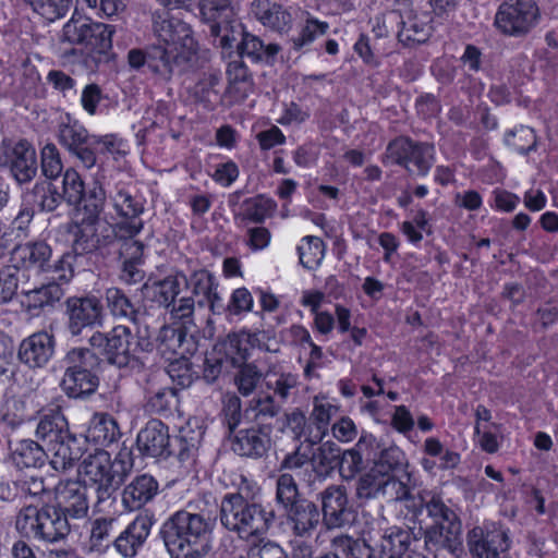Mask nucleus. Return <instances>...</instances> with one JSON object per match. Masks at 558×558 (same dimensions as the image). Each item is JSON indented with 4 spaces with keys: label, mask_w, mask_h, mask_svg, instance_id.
I'll return each mask as SVG.
<instances>
[{
    "label": "nucleus",
    "mask_w": 558,
    "mask_h": 558,
    "mask_svg": "<svg viewBox=\"0 0 558 558\" xmlns=\"http://www.w3.org/2000/svg\"><path fill=\"white\" fill-rule=\"evenodd\" d=\"M132 468V463L124 460L121 454L111 460L105 450H97L86 457L80 468L83 482L66 480L60 481L54 487V496L64 514L72 519L86 518L89 510L87 485L94 487L97 496L99 511L104 504L114 500L116 493L124 483Z\"/></svg>",
    "instance_id": "f257e3e1"
},
{
    "label": "nucleus",
    "mask_w": 558,
    "mask_h": 558,
    "mask_svg": "<svg viewBox=\"0 0 558 558\" xmlns=\"http://www.w3.org/2000/svg\"><path fill=\"white\" fill-rule=\"evenodd\" d=\"M153 29L162 44L129 50L128 63L133 70L147 68L159 80L170 81L183 65H193L197 43L187 23L166 12L153 14Z\"/></svg>",
    "instance_id": "f03ea898"
},
{
    "label": "nucleus",
    "mask_w": 558,
    "mask_h": 558,
    "mask_svg": "<svg viewBox=\"0 0 558 558\" xmlns=\"http://www.w3.org/2000/svg\"><path fill=\"white\" fill-rule=\"evenodd\" d=\"M202 502L190 501L163 522L160 534L171 558H204L210 553L213 522L199 509Z\"/></svg>",
    "instance_id": "7ed1b4c3"
},
{
    "label": "nucleus",
    "mask_w": 558,
    "mask_h": 558,
    "mask_svg": "<svg viewBox=\"0 0 558 558\" xmlns=\"http://www.w3.org/2000/svg\"><path fill=\"white\" fill-rule=\"evenodd\" d=\"M409 502V512L414 521L422 524L424 513L432 521L423 532L426 550L444 548L454 553L461 545L462 532V522L456 509L433 492L420 493Z\"/></svg>",
    "instance_id": "20e7f679"
},
{
    "label": "nucleus",
    "mask_w": 558,
    "mask_h": 558,
    "mask_svg": "<svg viewBox=\"0 0 558 558\" xmlns=\"http://www.w3.org/2000/svg\"><path fill=\"white\" fill-rule=\"evenodd\" d=\"M35 435L44 442L49 452V464L58 472L71 469L84 453V441L70 433L68 421L60 411L44 414Z\"/></svg>",
    "instance_id": "39448f33"
},
{
    "label": "nucleus",
    "mask_w": 558,
    "mask_h": 558,
    "mask_svg": "<svg viewBox=\"0 0 558 558\" xmlns=\"http://www.w3.org/2000/svg\"><path fill=\"white\" fill-rule=\"evenodd\" d=\"M275 514L255 500L241 495H225L220 505V522L242 539H250L265 534Z\"/></svg>",
    "instance_id": "423d86ee"
},
{
    "label": "nucleus",
    "mask_w": 558,
    "mask_h": 558,
    "mask_svg": "<svg viewBox=\"0 0 558 558\" xmlns=\"http://www.w3.org/2000/svg\"><path fill=\"white\" fill-rule=\"evenodd\" d=\"M15 529L24 538L47 544L65 539L71 531L65 514L51 506L23 507L16 514Z\"/></svg>",
    "instance_id": "0eeeda50"
},
{
    "label": "nucleus",
    "mask_w": 558,
    "mask_h": 558,
    "mask_svg": "<svg viewBox=\"0 0 558 558\" xmlns=\"http://www.w3.org/2000/svg\"><path fill=\"white\" fill-rule=\"evenodd\" d=\"M383 162L400 166L410 175L426 177L435 162V147L427 142L398 136L388 143Z\"/></svg>",
    "instance_id": "6e6552de"
},
{
    "label": "nucleus",
    "mask_w": 558,
    "mask_h": 558,
    "mask_svg": "<svg viewBox=\"0 0 558 558\" xmlns=\"http://www.w3.org/2000/svg\"><path fill=\"white\" fill-rule=\"evenodd\" d=\"M88 342L93 349L100 351L109 364L120 368L130 364L137 348L148 351L151 345L144 338L135 342L131 328L124 325H117L108 332L96 331Z\"/></svg>",
    "instance_id": "1a4fd4ad"
},
{
    "label": "nucleus",
    "mask_w": 558,
    "mask_h": 558,
    "mask_svg": "<svg viewBox=\"0 0 558 558\" xmlns=\"http://www.w3.org/2000/svg\"><path fill=\"white\" fill-rule=\"evenodd\" d=\"M111 25L94 22L83 15H73L62 28V40L71 45L83 46L90 53L96 54L97 61L101 60L112 48Z\"/></svg>",
    "instance_id": "9d476101"
},
{
    "label": "nucleus",
    "mask_w": 558,
    "mask_h": 558,
    "mask_svg": "<svg viewBox=\"0 0 558 558\" xmlns=\"http://www.w3.org/2000/svg\"><path fill=\"white\" fill-rule=\"evenodd\" d=\"M378 529L369 527L363 532L360 538L371 553V558H426L421 555L412 557L409 554L410 545L416 537L410 529L401 526L381 527L377 523Z\"/></svg>",
    "instance_id": "9b49d317"
},
{
    "label": "nucleus",
    "mask_w": 558,
    "mask_h": 558,
    "mask_svg": "<svg viewBox=\"0 0 558 558\" xmlns=\"http://www.w3.org/2000/svg\"><path fill=\"white\" fill-rule=\"evenodd\" d=\"M510 531L500 522L486 521L468 532L466 544L473 558H511Z\"/></svg>",
    "instance_id": "f8f14e48"
},
{
    "label": "nucleus",
    "mask_w": 558,
    "mask_h": 558,
    "mask_svg": "<svg viewBox=\"0 0 558 558\" xmlns=\"http://www.w3.org/2000/svg\"><path fill=\"white\" fill-rule=\"evenodd\" d=\"M74 257L70 253H64L51 269L49 282L46 284H35L25 295V303L29 310H39L46 306H53L63 295V283H68L74 276Z\"/></svg>",
    "instance_id": "ddd939ff"
},
{
    "label": "nucleus",
    "mask_w": 558,
    "mask_h": 558,
    "mask_svg": "<svg viewBox=\"0 0 558 558\" xmlns=\"http://www.w3.org/2000/svg\"><path fill=\"white\" fill-rule=\"evenodd\" d=\"M537 15L538 9L533 0H509L499 5L495 25L505 35L520 37L531 31Z\"/></svg>",
    "instance_id": "4468645a"
},
{
    "label": "nucleus",
    "mask_w": 558,
    "mask_h": 558,
    "mask_svg": "<svg viewBox=\"0 0 558 558\" xmlns=\"http://www.w3.org/2000/svg\"><path fill=\"white\" fill-rule=\"evenodd\" d=\"M66 329L73 337L80 336L85 328L102 325L104 306L94 294L70 296L64 302Z\"/></svg>",
    "instance_id": "2eb2a0df"
},
{
    "label": "nucleus",
    "mask_w": 558,
    "mask_h": 558,
    "mask_svg": "<svg viewBox=\"0 0 558 558\" xmlns=\"http://www.w3.org/2000/svg\"><path fill=\"white\" fill-rule=\"evenodd\" d=\"M415 0H396L401 22L397 38L403 46L412 47L424 44L433 33V19L428 12H418L414 9Z\"/></svg>",
    "instance_id": "dca6fc26"
},
{
    "label": "nucleus",
    "mask_w": 558,
    "mask_h": 558,
    "mask_svg": "<svg viewBox=\"0 0 558 558\" xmlns=\"http://www.w3.org/2000/svg\"><path fill=\"white\" fill-rule=\"evenodd\" d=\"M110 201L117 215L122 219L112 225V228L129 234L140 233L144 227L141 219V215L144 213L142 199L132 193L129 185L118 183L116 192L110 195Z\"/></svg>",
    "instance_id": "f3484780"
},
{
    "label": "nucleus",
    "mask_w": 558,
    "mask_h": 558,
    "mask_svg": "<svg viewBox=\"0 0 558 558\" xmlns=\"http://www.w3.org/2000/svg\"><path fill=\"white\" fill-rule=\"evenodd\" d=\"M116 239L112 225L96 220H83L73 230V257L96 252L112 245Z\"/></svg>",
    "instance_id": "a211bd4d"
},
{
    "label": "nucleus",
    "mask_w": 558,
    "mask_h": 558,
    "mask_svg": "<svg viewBox=\"0 0 558 558\" xmlns=\"http://www.w3.org/2000/svg\"><path fill=\"white\" fill-rule=\"evenodd\" d=\"M323 522L327 530L340 529L353 520L347 489L342 485H329L319 494Z\"/></svg>",
    "instance_id": "6ab92c4d"
},
{
    "label": "nucleus",
    "mask_w": 558,
    "mask_h": 558,
    "mask_svg": "<svg viewBox=\"0 0 558 558\" xmlns=\"http://www.w3.org/2000/svg\"><path fill=\"white\" fill-rule=\"evenodd\" d=\"M155 521L154 515L147 511L138 513L126 529L114 538L113 545L117 551L125 558L135 557L149 536Z\"/></svg>",
    "instance_id": "aec40b11"
},
{
    "label": "nucleus",
    "mask_w": 558,
    "mask_h": 558,
    "mask_svg": "<svg viewBox=\"0 0 558 558\" xmlns=\"http://www.w3.org/2000/svg\"><path fill=\"white\" fill-rule=\"evenodd\" d=\"M136 445L143 456L153 458L168 457L175 452L168 426L159 420L146 423L137 435Z\"/></svg>",
    "instance_id": "412c9836"
},
{
    "label": "nucleus",
    "mask_w": 558,
    "mask_h": 558,
    "mask_svg": "<svg viewBox=\"0 0 558 558\" xmlns=\"http://www.w3.org/2000/svg\"><path fill=\"white\" fill-rule=\"evenodd\" d=\"M54 348V336L48 331H38L20 343L17 357L32 369L43 368L53 356Z\"/></svg>",
    "instance_id": "4be33fe9"
},
{
    "label": "nucleus",
    "mask_w": 558,
    "mask_h": 558,
    "mask_svg": "<svg viewBox=\"0 0 558 558\" xmlns=\"http://www.w3.org/2000/svg\"><path fill=\"white\" fill-rule=\"evenodd\" d=\"M196 329L172 323L160 328L158 335L159 350L162 354L185 359L196 351L195 333Z\"/></svg>",
    "instance_id": "5701e85b"
},
{
    "label": "nucleus",
    "mask_w": 558,
    "mask_h": 558,
    "mask_svg": "<svg viewBox=\"0 0 558 558\" xmlns=\"http://www.w3.org/2000/svg\"><path fill=\"white\" fill-rule=\"evenodd\" d=\"M251 12L264 27L280 35L288 34L293 26L291 12L277 0H253Z\"/></svg>",
    "instance_id": "b1692460"
},
{
    "label": "nucleus",
    "mask_w": 558,
    "mask_h": 558,
    "mask_svg": "<svg viewBox=\"0 0 558 558\" xmlns=\"http://www.w3.org/2000/svg\"><path fill=\"white\" fill-rule=\"evenodd\" d=\"M270 444L269 430L252 426L234 434L231 438V450L240 457L260 459L269 450Z\"/></svg>",
    "instance_id": "393cba45"
},
{
    "label": "nucleus",
    "mask_w": 558,
    "mask_h": 558,
    "mask_svg": "<svg viewBox=\"0 0 558 558\" xmlns=\"http://www.w3.org/2000/svg\"><path fill=\"white\" fill-rule=\"evenodd\" d=\"M159 493L158 481L149 474L136 475L126 484L121 494V502L126 511H136L150 502Z\"/></svg>",
    "instance_id": "a878e982"
},
{
    "label": "nucleus",
    "mask_w": 558,
    "mask_h": 558,
    "mask_svg": "<svg viewBox=\"0 0 558 558\" xmlns=\"http://www.w3.org/2000/svg\"><path fill=\"white\" fill-rule=\"evenodd\" d=\"M284 514L292 533L299 537H310L319 524L318 507L306 498L287 508Z\"/></svg>",
    "instance_id": "bb28decb"
},
{
    "label": "nucleus",
    "mask_w": 558,
    "mask_h": 558,
    "mask_svg": "<svg viewBox=\"0 0 558 558\" xmlns=\"http://www.w3.org/2000/svg\"><path fill=\"white\" fill-rule=\"evenodd\" d=\"M51 254V247L46 242H28L17 245L12 251L11 260L24 268L34 269L35 274H39L40 271L51 272L53 268V265H49Z\"/></svg>",
    "instance_id": "cd10ccee"
},
{
    "label": "nucleus",
    "mask_w": 558,
    "mask_h": 558,
    "mask_svg": "<svg viewBox=\"0 0 558 558\" xmlns=\"http://www.w3.org/2000/svg\"><path fill=\"white\" fill-rule=\"evenodd\" d=\"M258 342V333L241 330L230 332L227 337L217 343L218 353L225 355L227 361L235 365H241L250 357L251 350Z\"/></svg>",
    "instance_id": "c85d7f7f"
},
{
    "label": "nucleus",
    "mask_w": 558,
    "mask_h": 558,
    "mask_svg": "<svg viewBox=\"0 0 558 558\" xmlns=\"http://www.w3.org/2000/svg\"><path fill=\"white\" fill-rule=\"evenodd\" d=\"M282 410L270 393L252 398L244 409V420L256 423L258 427L271 432V420L276 418Z\"/></svg>",
    "instance_id": "c756f323"
},
{
    "label": "nucleus",
    "mask_w": 558,
    "mask_h": 558,
    "mask_svg": "<svg viewBox=\"0 0 558 558\" xmlns=\"http://www.w3.org/2000/svg\"><path fill=\"white\" fill-rule=\"evenodd\" d=\"M310 451V468L314 477L324 481L329 477L337 469L339 461L338 456L340 454V447L332 442H322L317 448L311 446Z\"/></svg>",
    "instance_id": "7c9ffc66"
},
{
    "label": "nucleus",
    "mask_w": 558,
    "mask_h": 558,
    "mask_svg": "<svg viewBox=\"0 0 558 558\" xmlns=\"http://www.w3.org/2000/svg\"><path fill=\"white\" fill-rule=\"evenodd\" d=\"M11 172L19 183L29 182L37 173L34 147L26 141L15 144L11 155Z\"/></svg>",
    "instance_id": "2f4dec72"
},
{
    "label": "nucleus",
    "mask_w": 558,
    "mask_h": 558,
    "mask_svg": "<svg viewBox=\"0 0 558 558\" xmlns=\"http://www.w3.org/2000/svg\"><path fill=\"white\" fill-rule=\"evenodd\" d=\"M199 12L209 24V35H218L221 26L238 19L230 0H202Z\"/></svg>",
    "instance_id": "473e14b6"
},
{
    "label": "nucleus",
    "mask_w": 558,
    "mask_h": 558,
    "mask_svg": "<svg viewBox=\"0 0 558 558\" xmlns=\"http://www.w3.org/2000/svg\"><path fill=\"white\" fill-rule=\"evenodd\" d=\"M99 383L98 374L63 373L60 388L71 399H86L97 391Z\"/></svg>",
    "instance_id": "72a5a7b5"
},
{
    "label": "nucleus",
    "mask_w": 558,
    "mask_h": 558,
    "mask_svg": "<svg viewBox=\"0 0 558 558\" xmlns=\"http://www.w3.org/2000/svg\"><path fill=\"white\" fill-rule=\"evenodd\" d=\"M238 50L241 58L246 57L253 62L274 64L281 47L278 44L265 45L259 37L246 32L238 44Z\"/></svg>",
    "instance_id": "f704fd0d"
},
{
    "label": "nucleus",
    "mask_w": 558,
    "mask_h": 558,
    "mask_svg": "<svg viewBox=\"0 0 558 558\" xmlns=\"http://www.w3.org/2000/svg\"><path fill=\"white\" fill-rule=\"evenodd\" d=\"M61 202V194L51 183L46 181L37 182L23 194V205L31 206L34 210L53 211Z\"/></svg>",
    "instance_id": "c9c22d12"
},
{
    "label": "nucleus",
    "mask_w": 558,
    "mask_h": 558,
    "mask_svg": "<svg viewBox=\"0 0 558 558\" xmlns=\"http://www.w3.org/2000/svg\"><path fill=\"white\" fill-rule=\"evenodd\" d=\"M64 373L100 374L101 359L88 348H72L63 356Z\"/></svg>",
    "instance_id": "e433bc0d"
},
{
    "label": "nucleus",
    "mask_w": 558,
    "mask_h": 558,
    "mask_svg": "<svg viewBox=\"0 0 558 558\" xmlns=\"http://www.w3.org/2000/svg\"><path fill=\"white\" fill-rule=\"evenodd\" d=\"M181 275L168 276L162 280L145 284V295L158 306L169 308L181 292Z\"/></svg>",
    "instance_id": "4c0bfd02"
},
{
    "label": "nucleus",
    "mask_w": 558,
    "mask_h": 558,
    "mask_svg": "<svg viewBox=\"0 0 558 558\" xmlns=\"http://www.w3.org/2000/svg\"><path fill=\"white\" fill-rule=\"evenodd\" d=\"M314 558H371V553L360 538L341 534L330 541L329 551Z\"/></svg>",
    "instance_id": "58836bf2"
},
{
    "label": "nucleus",
    "mask_w": 558,
    "mask_h": 558,
    "mask_svg": "<svg viewBox=\"0 0 558 558\" xmlns=\"http://www.w3.org/2000/svg\"><path fill=\"white\" fill-rule=\"evenodd\" d=\"M93 135L78 121L73 120L70 114L62 118L57 129L58 142L69 154L81 145L88 144V140H93Z\"/></svg>",
    "instance_id": "ea45409f"
},
{
    "label": "nucleus",
    "mask_w": 558,
    "mask_h": 558,
    "mask_svg": "<svg viewBox=\"0 0 558 558\" xmlns=\"http://www.w3.org/2000/svg\"><path fill=\"white\" fill-rule=\"evenodd\" d=\"M48 453L37 441L22 439L15 444L11 457L17 468H40L49 460Z\"/></svg>",
    "instance_id": "a19ab883"
},
{
    "label": "nucleus",
    "mask_w": 558,
    "mask_h": 558,
    "mask_svg": "<svg viewBox=\"0 0 558 558\" xmlns=\"http://www.w3.org/2000/svg\"><path fill=\"white\" fill-rule=\"evenodd\" d=\"M267 390L281 407L298 392L299 377L292 373L269 371L264 376Z\"/></svg>",
    "instance_id": "79ce46f5"
},
{
    "label": "nucleus",
    "mask_w": 558,
    "mask_h": 558,
    "mask_svg": "<svg viewBox=\"0 0 558 558\" xmlns=\"http://www.w3.org/2000/svg\"><path fill=\"white\" fill-rule=\"evenodd\" d=\"M337 411V407L325 399H318L316 397L313 402V411L310 415V420L315 425L316 430H311L304 441L308 442L311 446L320 442L327 434L331 416Z\"/></svg>",
    "instance_id": "37998d69"
},
{
    "label": "nucleus",
    "mask_w": 558,
    "mask_h": 558,
    "mask_svg": "<svg viewBox=\"0 0 558 558\" xmlns=\"http://www.w3.org/2000/svg\"><path fill=\"white\" fill-rule=\"evenodd\" d=\"M376 441L373 435H362L356 444V448L340 450L338 456V469L341 477L345 481L352 480L363 469V459L361 451L364 446H372Z\"/></svg>",
    "instance_id": "c03bdc74"
},
{
    "label": "nucleus",
    "mask_w": 558,
    "mask_h": 558,
    "mask_svg": "<svg viewBox=\"0 0 558 558\" xmlns=\"http://www.w3.org/2000/svg\"><path fill=\"white\" fill-rule=\"evenodd\" d=\"M105 299L107 307L113 317L137 324L140 310L123 290L116 287L108 288L105 292Z\"/></svg>",
    "instance_id": "a18cd8bd"
},
{
    "label": "nucleus",
    "mask_w": 558,
    "mask_h": 558,
    "mask_svg": "<svg viewBox=\"0 0 558 558\" xmlns=\"http://www.w3.org/2000/svg\"><path fill=\"white\" fill-rule=\"evenodd\" d=\"M89 439L99 446H109L120 437L117 421L109 414H96L88 428Z\"/></svg>",
    "instance_id": "49530a36"
},
{
    "label": "nucleus",
    "mask_w": 558,
    "mask_h": 558,
    "mask_svg": "<svg viewBox=\"0 0 558 558\" xmlns=\"http://www.w3.org/2000/svg\"><path fill=\"white\" fill-rule=\"evenodd\" d=\"M179 399L174 388H161L149 393L145 402V410L150 414L168 417L177 411Z\"/></svg>",
    "instance_id": "de8ad7c7"
},
{
    "label": "nucleus",
    "mask_w": 558,
    "mask_h": 558,
    "mask_svg": "<svg viewBox=\"0 0 558 558\" xmlns=\"http://www.w3.org/2000/svg\"><path fill=\"white\" fill-rule=\"evenodd\" d=\"M180 275L182 283L191 289V296H196L198 300H204L219 287L216 277L206 269L193 271L190 277L182 272Z\"/></svg>",
    "instance_id": "09e8293b"
},
{
    "label": "nucleus",
    "mask_w": 558,
    "mask_h": 558,
    "mask_svg": "<svg viewBox=\"0 0 558 558\" xmlns=\"http://www.w3.org/2000/svg\"><path fill=\"white\" fill-rule=\"evenodd\" d=\"M300 264L306 269L318 267L325 256V244L318 236L306 235L298 246Z\"/></svg>",
    "instance_id": "8fccbe9b"
},
{
    "label": "nucleus",
    "mask_w": 558,
    "mask_h": 558,
    "mask_svg": "<svg viewBox=\"0 0 558 558\" xmlns=\"http://www.w3.org/2000/svg\"><path fill=\"white\" fill-rule=\"evenodd\" d=\"M381 485L380 498H385L388 501H402L409 511V501L415 499L416 496L412 495L411 488L405 482L393 474H385Z\"/></svg>",
    "instance_id": "3c124183"
},
{
    "label": "nucleus",
    "mask_w": 558,
    "mask_h": 558,
    "mask_svg": "<svg viewBox=\"0 0 558 558\" xmlns=\"http://www.w3.org/2000/svg\"><path fill=\"white\" fill-rule=\"evenodd\" d=\"M242 218L254 223H262L271 215L275 209V204L271 199L257 195L255 197L243 201Z\"/></svg>",
    "instance_id": "603ef678"
},
{
    "label": "nucleus",
    "mask_w": 558,
    "mask_h": 558,
    "mask_svg": "<svg viewBox=\"0 0 558 558\" xmlns=\"http://www.w3.org/2000/svg\"><path fill=\"white\" fill-rule=\"evenodd\" d=\"M116 239L113 244L117 245L119 256L122 260L143 262L144 244L136 240L138 233H124L114 229Z\"/></svg>",
    "instance_id": "864d4df0"
},
{
    "label": "nucleus",
    "mask_w": 558,
    "mask_h": 558,
    "mask_svg": "<svg viewBox=\"0 0 558 558\" xmlns=\"http://www.w3.org/2000/svg\"><path fill=\"white\" fill-rule=\"evenodd\" d=\"M301 497L298 484L290 473H282L276 481V501L286 510L287 508L303 500Z\"/></svg>",
    "instance_id": "5fc2aeb1"
},
{
    "label": "nucleus",
    "mask_w": 558,
    "mask_h": 558,
    "mask_svg": "<svg viewBox=\"0 0 558 558\" xmlns=\"http://www.w3.org/2000/svg\"><path fill=\"white\" fill-rule=\"evenodd\" d=\"M116 520L112 518H99L92 523L89 545L90 549L102 553L111 544L113 535V525Z\"/></svg>",
    "instance_id": "6e6d98bb"
},
{
    "label": "nucleus",
    "mask_w": 558,
    "mask_h": 558,
    "mask_svg": "<svg viewBox=\"0 0 558 558\" xmlns=\"http://www.w3.org/2000/svg\"><path fill=\"white\" fill-rule=\"evenodd\" d=\"M505 143L519 154H527L536 148V136L532 128L520 125L506 133Z\"/></svg>",
    "instance_id": "4d7b16f0"
},
{
    "label": "nucleus",
    "mask_w": 558,
    "mask_h": 558,
    "mask_svg": "<svg viewBox=\"0 0 558 558\" xmlns=\"http://www.w3.org/2000/svg\"><path fill=\"white\" fill-rule=\"evenodd\" d=\"M238 372L234 376V384L242 396H250L257 388L265 375L253 363L235 365Z\"/></svg>",
    "instance_id": "13d9d810"
},
{
    "label": "nucleus",
    "mask_w": 558,
    "mask_h": 558,
    "mask_svg": "<svg viewBox=\"0 0 558 558\" xmlns=\"http://www.w3.org/2000/svg\"><path fill=\"white\" fill-rule=\"evenodd\" d=\"M85 184L78 172L69 168L65 170L62 179V201L71 206H77L83 202Z\"/></svg>",
    "instance_id": "bf43d9fd"
},
{
    "label": "nucleus",
    "mask_w": 558,
    "mask_h": 558,
    "mask_svg": "<svg viewBox=\"0 0 558 558\" xmlns=\"http://www.w3.org/2000/svg\"><path fill=\"white\" fill-rule=\"evenodd\" d=\"M48 22H53L65 15L71 0H21Z\"/></svg>",
    "instance_id": "052dcab7"
},
{
    "label": "nucleus",
    "mask_w": 558,
    "mask_h": 558,
    "mask_svg": "<svg viewBox=\"0 0 558 558\" xmlns=\"http://www.w3.org/2000/svg\"><path fill=\"white\" fill-rule=\"evenodd\" d=\"M170 320L175 324L196 329L194 320L195 301L193 296H183L179 300H173V303L167 308Z\"/></svg>",
    "instance_id": "680f3d73"
},
{
    "label": "nucleus",
    "mask_w": 558,
    "mask_h": 558,
    "mask_svg": "<svg viewBox=\"0 0 558 558\" xmlns=\"http://www.w3.org/2000/svg\"><path fill=\"white\" fill-rule=\"evenodd\" d=\"M384 477L385 474H381V471L371 468L356 483V497L365 500L380 498Z\"/></svg>",
    "instance_id": "e2e57ef3"
},
{
    "label": "nucleus",
    "mask_w": 558,
    "mask_h": 558,
    "mask_svg": "<svg viewBox=\"0 0 558 558\" xmlns=\"http://www.w3.org/2000/svg\"><path fill=\"white\" fill-rule=\"evenodd\" d=\"M246 34L244 26L236 19L232 23H228L221 26L218 35H210L213 37V44L220 47L223 50H230L234 46L238 47L239 41L242 40Z\"/></svg>",
    "instance_id": "0e129e2a"
},
{
    "label": "nucleus",
    "mask_w": 558,
    "mask_h": 558,
    "mask_svg": "<svg viewBox=\"0 0 558 558\" xmlns=\"http://www.w3.org/2000/svg\"><path fill=\"white\" fill-rule=\"evenodd\" d=\"M201 433L193 432L190 427H181L179 434L171 440L175 448L172 456H177L181 461L189 459L197 449Z\"/></svg>",
    "instance_id": "69168bd1"
},
{
    "label": "nucleus",
    "mask_w": 558,
    "mask_h": 558,
    "mask_svg": "<svg viewBox=\"0 0 558 558\" xmlns=\"http://www.w3.org/2000/svg\"><path fill=\"white\" fill-rule=\"evenodd\" d=\"M404 453L398 447H389L380 451L372 466L381 474H393L403 466Z\"/></svg>",
    "instance_id": "338daca9"
},
{
    "label": "nucleus",
    "mask_w": 558,
    "mask_h": 558,
    "mask_svg": "<svg viewBox=\"0 0 558 558\" xmlns=\"http://www.w3.org/2000/svg\"><path fill=\"white\" fill-rule=\"evenodd\" d=\"M41 171L47 179H57L62 170L63 163L57 146L52 143L46 144L41 149Z\"/></svg>",
    "instance_id": "774afa93"
}]
</instances>
